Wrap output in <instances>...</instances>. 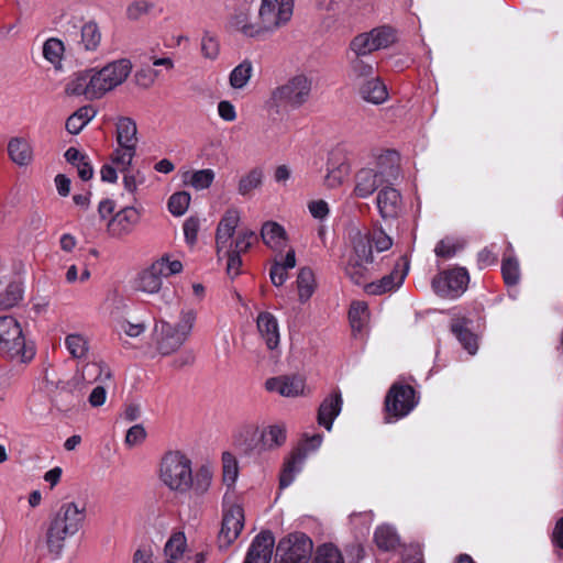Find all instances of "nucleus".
I'll return each instance as SVG.
<instances>
[{
    "label": "nucleus",
    "instance_id": "nucleus-1",
    "mask_svg": "<svg viewBox=\"0 0 563 563\" xmlns=\"http://www.w3.org/2000/svg\"><path fill=\"white\" fill-rule=\"evenodd\" d=\"M159 479L172 492L200 498L208 494L213 482L210 466L201 465L192 472V461L181 451H168L159 463Z\"/></svg>",
    "mask_w": 563,
    "mask_h": 563
},
{
    "label": "nucleus",
    "instance_id": "nucleus-2",
    "mask_svg": "<svg viewBox=\"0 0 563 563\" xmlns=\"http://www.w3.org/2000/svg\"><path fill=\"white\" fill-rule=\"evenodd\" d=\"M240 221L241 211L236 208H230L220 219L216 230L218 260H227V274L231 278H235L240 274L241 255L247 252L254 241L257 240L256 233L250 229L239 231L234 238Z\"/></svg>",
    "mask_w": 563,
    "mask_h": 563
},
{
    "label": "nucleus",
    "instance_id": "nucleus-3",
    "mask_svg": "<svg viewBox=\"0 0 563 563\" xmlns=\"http://www.w3.org/2000/svg\"><path fill=\"white\" fill-rule=\"evenodd\" d=\"M86 507L75 501L63 503L52 516L45 533L49 553L59 556L67 538L75 536L86 520Z\"/></svg>",
    "mask_w": 563,
    "mask_h": 563
},
{
    "label": "nucleus",
    "instance_id": "nucleus-4",
    "mask_svg": "<svg viewBox=\"0 0 563 563\" xmlns=\"http://www.w3.org/2000/svg\"><path fill=\"white\" fill-rule=\"evenodd\" d=\"M352 252L345 265V273L350 279L361 285L367 277L368 266L373 263L372 246L377 252L387 251L393 240L383 230H375L372 235L357 232L352 239Z\"/></svg>",
    "mask_w": 563,
    "mask_h": 563
},
{
    "label": "nucleus",
    "instance_id": "nucleus-5",
    "mask_svg": "<svg viewBox=\"0 0 563 563\" xmlns=\"http://www.w3.org/2000/svg\"><path fill=\"white\" fill-rule=\"evenodd\" d=\"M311 80L305 75H297L276 87L266 101L271 117H283L305 104L311 92Z\"/></svg>",
    "mask_w": 563,
    "mask_h": 563
},
{
    "label": "nucleus",
    "instance_id": "nucleus-6",
    "mask_svg": "<svg viewBox=\"0 0 563 563\" xmlns=\"http://www.w3.org/2000/svg\"><path fill=\"white\" fill-rule=\"evenodd\" d=\"M0 353L20 362H30L35 355L32 342H27L20 322L13 316L0 317Z\"/></svg>",
    "mask_w": 563,
    "mask_h": 563
},
{
    "label": "nucleus",
    "instance_id": "nucleus-7",
    "mask_svg": "<svg viewBox=\"0 0 563 563\" xmlns=\"http://www.w3.org/2000/svg\"><path fill=\"white\" fill-rule=\"evenodd\" d=\"M132 63L128 58H120L108 63L101 68L87 69L88 82L93 100L103 98L107 93L121 86L130 76Z\"/></svg>",
    "mask_w": 563,
    "mask_h": 563
},
{
    "label": "nucleus",
    "instance_id": "nucleus-8",
    "mask_svg": "<svg viewBox=\"0 0 563 563\" xmlns=\"http://www.w3.org/2000/svg\"><path fill=\"white\" fill-rule=\"evenodd\" d=\"M118 147L112 154V163L120 172H125L131 166L136 153L137 128L134 120L121 117L115 123Z\"/></svg>",
    "mask_w": 563,
    "mask_h": 563
},
{
    "label": "nucleus",
    "instance_id": "nucleus-9",
    "mask_svg": "<svg viewBox=\"0 0 563 563\" xmlns=\"http://www.w3.org/2000/svg\"><path fill=\"white\" fill-rule=\"evenodd\" d=\"M181 271L180 261H172L168 255H164L140 273L136 288L150 295L157 294L162 288L163 278L179 274Z\"/></svg>",
    "mask_w": 563,
    "mask_h": 563
},
{
    "label": "nucleus",
    "instance_id": "nucleus-10",
    "mask_svg": "<svg viewBox=\"0 0 563 563\" xmlns=\"http://www.w3.org/2000/svg\"><path fill=\"white\" fill-rule=\"evenodd\" d=\"M294 12V0H262L258 22L263 36L288 23Z\"/></svg>",
    "mask_w": 563,
    "mask_h": 563
},
{
    "label": "nucleus",
    "instance_id": "nucleus-11",
    "mask_svg": "<svg viewBox=\"0 0 563 563\" xmlns=\"http://www.w3.org/2000/svg\"><path fill=\"white\" fill-rule=\"evenodd\" d=\"M468 273L463 267H456L437 275L432 280L433 290L443 298L455 299L467 288Z\"/></svg>",
    "mask_w": 563,
    "mask_h": 563
},
{
    "label": "nucleus",
    "instance_id": "nucleus-12",
    "mask_svg": "<svg viewBox=\"0 0 563 563\" xmlns=\"http://www.w3.org/2000/svg\"><path fill=\"white\" fill-rule=\"evenodd\" d=\"M312 548V541L306 534L294 533L279 542L277 552L285 563H308Z\"/></svg>",
    "mask_w": 563,
    "mask_h": 563
},
{
    "label": "nucleus",
    "instance_id": "nucleus-13",
    "mask_svg": "<svg viewBox=\"0 0 563 563\" xmlns=\"http://www.w3.org/2000/svg\"><path fill=\"white\" fill-rule=\"evenodd\" d=\"M416 405L415 389L409 385H394L385 400L388 416L396 419L406 417Z\"/></svg>",
    "mask_w": 563,
    "mask_h": 563
},
{
    "label": "nucleus",
    "instance_id": "nucleus-14",
    "mask_svg": "<svg viewBox=\"0 0 563 563\" xmlns=\"http://www.w3.org/2000/svg\"><path fill=\"white\" fill-rule=\"evenodd\" d=\"M244 527V511L238 504L224 505L221 530L219 533L220 548L229 547L238 539Z\"/></svg>",
    "mask_w": 563,
    "mask_h": 563
},
{
    "label": "nucleus",
    "instance_id": "nucleus-15",
    "mask_svg": "<svg viewBox=\"0 0 563 563\" xmlns=\"http://www.w3.org/2000/svg\"><path fill=\"white\" fill-rule=\"evenodd\" d=\"M142 209L128 206L119 210L108 222L107 232L111 238L124 239L140 224Z\"/></svg>",
    "mask_w": 563,
    "mask_h": 563
},
{
    "label": "nucleus",
    "instance_id": "nucleus-16",
    "mask_svg": "<svg viewBox=\"0 0 563 563\" xmlns=\"http://www.w3.org/2000/svg\"><path fill=\"white\" fill-rule=\"evenodd\" d=\"M154 340L159 353L168 355L177 351L187 339L184 334H180L179 329L175 325L162 321L161 323L155 324Z\"/></svg>",
    "mask_w": 563,
    "mask_h": 563
},
{
    "label": "nucleus",
    "instance_id": "nucleus-17",
    "mask_svg": "<svg viewBox=\"0 0 563 563\" xmlns=\"http://www.w3.org/2000/svg\"><path fill=\"white\" fill-rule=\"evenodd\" d=\"M229 27L246 37H262L258 18H254L251 8L242 5L236 8L229 20Z\"/></svg>",
    "mask_w": 563,
    "mask_h": 563
},
{
    "label": "nucleus",
    "instance_id": "nucleus-18",
    "mask_svg": "<svg viewBox=\"0 0 563 563\" xmlns=\"http://www.w3.org/2000/svg\"><path fill=\"white\" fill-rule=\"evenodd\" d=\"M376 206L383 219H397L402 212V197L396 188L384 186L377 194Z\"/></svg>",
    "mask_w": 563,
    "mask_h": 563
},
{
    "label": "nucleus",
    "instance_id": "nucleus-19",
    "mask_svg": "<svg viewBox=\"0 0 563 563\" xmlns=\"http://www.w3.org/2000/svg\"><path fill=\"white\" fill-rule=\"evenodd\" d=\"M256 327L262 341L269 351H278L280 332L277 318L267 311L260 312L256 318Z\"/></svg>",
    "mask_w": 563,
    "mask_h": 563
},
{
    "label": "nucleus",
    "instance_id": "nucleus-20",
    "mask_svg": "<svg viewBox=\"0 0 563 563\" xmlns=\"http://www.w3.org/2000/svg\"><path fill=\"white\" fill-rule=\"evenodd\" d=\"M275 539L272 532L262 531L252 541L244 563H269Z\"/></svg>",
    "mask_w": 563,
    "mask_h": 563
},
{
    "label": "nucleus",
    "instance_id": "nucleus-21",
    "mask_svg": "<svg viewBox=\"0 0 563 563\" xmlns=\"http://www.w3.org/2000/svg\"><path fill=\"white\" fill-rule=\"evenodd\" d=\"M265 388L283 397H298L303 394L305 380L300 376H277L265 382Z\"/></svg>",
    "mask_w": 563,
    "mask_h": 563
},
{
    "label": "nucleus",
    "instance_id": "nucleus-22",
    "mask_svg": "<svg viewBox=\"0 0 563 563\" xmlns=\"http://www.w3.org/2000/svg\"><path fill=\"white\" fill-rule=\"evenodd\" d=\"M234 444L245 454L262 452L261 430L255 424H246L234 434Z\"/></svg>",
    "mask_w": 563,
    "mask_h": 563
},
{
    "label": "nucleus",
    "instance_id": "nucleus-23",
    "mask_svg": "<svg viewBox=\"0 0 563 563\" xmlns=\"http://www.w3.org/2000/svg\"><path fill=\"white\" fill-rule=\"evenodd\" d=\"M374 168H362L354 176L353 196L361 199L371 197L380 186Z\"/></svg>",
    "mask_w": 563,
    "mask_h": 563
},
{
    "label": "nucleus",
    "instance_id": "nucleus-24",
    "mask_svg": "<svg viewBox=\"0 0 563 563\" xmlns=\"http://www.w3.org/2000/svg\"><path fill=\"white\" fill-rule=\"evenodd\" d=\"M382 185L396 180L399 176V156L396 152H386L378 156L376 167Z\"/></svg>",
    "mask_w": 563,
    "mask_h": 563
},
{
    "label": "nucleus",
    "instance_id": "nucleus-25",
    "mask_svg": "<svg viewBox=\"0 0 563 563\" xmlns=\"http://www.w3.org/2000/svg\"><path fill=\"white\" fill-rule=\"evenodd\" d=\"M8 155L12 163L20 167L29 166L34 158L31 143L21 136H14L9 140Z\"/></svg>",
    "mask_w": 563,
    "mask_h": 563
},
{
    "label": "nucleus",
    "instance_id": "nucleus-26",
    "mask_svg": "<svg viewBox=\"0 0 563 563\" xmlns=\"http://www.w3.org/2000/svg\"><path fill=\"white\" fill-rule=\"evenodd\" d=\"M342 409V397L340 393H333L328 396L319 407L318 422L328 431L332 429L334 419Z\"/></svg>",
    "mask_w": 563,
    "mask_h": 563
},
{
    "label": "nucleus",
    "instance_id": "nucleus-27",
    "mask_svg": "<svg viewBox=\"0 0 563 563\" xmlns=\"http://www.w3.org/2000/svg\"><path fill=\"white\" fill-rule=\"evenodd\" d=\"M406 275L407 268H395L390 274L384 276L380 280L366 284L364 289L369 295H382L387 291H391L402 285Z\"/></svg>",
    "mask_w": 563,
    "mask_h": 563
},
{
    "label": "nucleus",
    "instance_id": "nucleus-28",
    "mask_svg": "<svg viewBox=\"0 0 563 563\" xmlns=\"http://www.w3.org/2000/svg\"><path fill=\"white\" fill-rule=\"evenodd\" d=\"M187 540L183 532L174 533L164 547V561L167 563H187Z\"/></svg>",
    "mask_w": 563,
    "mask_h": 563
},
{
    "label": "nucleus",
    "instance_id": "nucleus-29",
    "mask_svg": "<svg viewBox=\"0 0 563 563\" xmlns=\"http://www.w3.org/2000/svg\"><path fill=\"white\" fill-rule=\"evenodd\" d=\"M351 167L344 158L328 161V173L324 176V186L330 189L340 187L347 178Z\"/></svg>",
    "mask_w": 563,
    "mask_h": 563
},
{
    "label": "nucleus",
    "instance_id": "nucleus-30",
    "mask_svg": "<svg viewBox=\"0 0 563 563\" xmlns=\"http://www.w3.org/2000/svg\"><path fill=\"white\" fill-rule=\"evenodd\" d=\"M360 93L364 100L374 104H380L388 99L387 87L378 77L365 80L360 87Z\"/></svg>",
    "mask_w": 563,
    "mask_h": 563
},
{
    "label": "nucleus",
    "instance_id": "nucleus-31",
    "mask_svg": "<svg viewBox=\"0 0 563 563\" xmlns=\"http://www.w3.org/2000/svg\"><path fill=\"white\" fill-rule=\"evenodd\" d=\"M64 92L68 97H85L86 100L92 101V92L88 82L87 69L77 71L67 80Z\"/></svg>",
    "mask_w": 563,
    "mask_h": 563
},
{
    "label": "nucleus",
    "instance_id": "nucleus-32",
    "mask_svg": "<svg viewBox=\"0 0 563 563\" xmlns=\"http://www.w3.org/2000/svg\"><path fill=\"white\" fill-rule=\"evenodd\" d=\"M296 266V255L294 250H289L282 260H275L269 272L272 283L280 287L288 279V271Z\"/></svg>",
    "mask_w": 563,
    "mask_h": 563
},
{
    "label": "nucleus",
    "instance_id": "nucleus-33",
    "mask_svg": "<svg viewBox=\"0 0 563 563\" xmlns=\"http://www.w3.org/2000/svg\"><path fill=\"white\" fill-rule=\"evenodd\" d=\"M261 238L272 250H282L287 240L284 228L274 221H267L262 225Z\"/></svg>",
    "mask_w": 563,
    "mask_h": 563
},
{
    "label": "nucleus",
    "instance_id": "nucleus-34",
    "mask_svg": "<svg viewBox=\"0 0 563 563\" xmlns=\"http://www.w3.org/2000/svg\"><path fill=\"white\" fill-rule=\"evenodd\" d=\"M262 452L282 446L286 441V427L282 423L272 424L261 430Z\"/></svg>",
    "mask_w": 563,
    "mask_h": 563
},
{
    "label": "nucleus",
    "instance_id": "nucleus-35",
    "mask_svg": "<svg viewBox=\"0 0 563 563\" xmlns=\"http://www.w3.org/2000/svg\"><path fill=\"white\" fill-rule=\"evenodd\" d=\"M97 114L92 106H84L66 120L65 128L70 134H78Z\"/></svg>",
    "mask_w": 563,
    "mask_h": 563
},
{
    "label": "nucleus",
    "instance_id": "nucleus-36",
    "mask_svg": "<svg viewBox=\"0 0 563 563\" xmlns=\"http://www.w3.org/2000/svg\"><path fill=\"white\" fill-rule=\"evenodd\" d=\"M467 320L455 319L452 321L451 329L461 342L463 347L471 354L474 355L477 351V338L467 328Z\"/></svg>",
    "mask_w": 563,
    "mask_h": 563
},
{
    "label": "nucleus",
    "instance_id": "nucleus-37",
    "mask_svg": "<svg viewBox=\"0 0 563 563\" xmlns=\"http://www.w3.org/2000/svg\"><path fill=\"white\" fill-rule=\"evenodd\" d=\"M216 177L212 169L187 170L183 174V181L196 190H203L211 186Z\"/></svg>",
    "mask_w": 563,
    "mask_h": 563
},
{
    "label": "nucleus",
    "instance_id": "nucleus-38",
    "mask_svg": "<svg viewBox=\"0 0 563 563\" xmlns=\"http://www.w3.org/2000/svg\"><path fill=\"white\" fill-rule=\"evenodd\" d=\"M316 278L309 267H302L297 277V289L300 302L308 301L316 290Z\"/></svg>",
    "mask_w": 563,
    "mask_h": 563
},
{
    "label": "nucleus",
    "instance_id": "nucleus-39",
    "mask_svg": "<svg viewBox=\"0 0 563 563\" xmlns=\"http://www.w3.org/2000/svg\"><path fill=\"white\" fill-rule=\"evenodd\" d=\"M101 42V32L97 23L88 22L80 29L79 44L89 52H95Z\"/></svg>",
    "mask_w": 563,
    "mask_h": 563
},
{
    "label": "nucleus",
    "instance_id": "nucleus-40",
    "mask_svg": "<svg viewBox=\"0 0 563 563\" xmlns=\"http://www.w3.org/2000/svg\"><path fill=\"white\" fill-rule=\"evenodd\" d=\"M253 75V65L250 60H243L235 66L229 76L230 86L233 89H243L249 84Z\"/></svg>",
    "mask_w": 563,
    "mask_h": 563
},
{
    "label": "nucleus",
    "instance_id": "nucleus-41",
    "mask_svg": "<svg viewBox=\"0 0 563 563\" xmlns=\"http://www.w3.org/2000/svg\"><path fill=\"white\" fill-rule=\"evenodd\" d=\"M263 170L261 168H253L247 174L243 175L238 185V192L241 196H247L254 189L262 186L263 183Z\"/></svg>",
    "mask_w": 563,
    "mask_h": 563
},
{
    "label": "nucleus",
    "instance_id": "nucleus-42",
    "mask_svg": "<svg viewBox=\"0 0 563 563\" xmlns=\"http://www.w3.org/2000/svg\"><path fill=\"white\" fill-rule=\"evenodd\" d=\"M377 547L382 550L389 551L398 544V536L389 526H380L374 534Z\"/></svg>",
    "mask_w": 563,
    "mask_h": 563
},
{
    "label": "nucleus",
    "instance_id": "nucleus-43",
    "mask_svg": "<svg viewBox=\"0 0 563 563\" xmlns=\"http://www.w3.org/2000/svg\"><path fill=\"white\" fill-rule=\"evenodd\" d=\"M349 319L353 331H362L368 320L367 305L362 301L353 302L349 311Z\"/></svg>",
    "mask_w": 563,
    "mask_h": 563
},
{
    "label": "nucleus",
    "instance_id": "nucleus-44",
    "mask_svg": "<svg viewBox=\"0 0 563 563\" xmlns=\"http://www.w3.org/2000/svg\"><path fill=\"white\" fill-rule=\"evenodd\" d=\"M23 286L20 283H11L0 295V307L11 309L15 307L23 298Z\"/></svg>",
    "mask_w": 563,
    "mask_h": 563
},
{
    "label": "nucleus",
    "instance_id": "nucleus-45",
    "mask_svg": "<svg viewBox=\"0 0 563 563\" xmlns=\"http://www.w3.org/2000/svg\"><path fill=\"white\" fill-rule=\"evenodd\" d=\"M239 475V464L235 456L230 452L222 454V476L228 487L235 484Z\"/></svg>",
    "mask_w": 563,
    "mask_h": 563
},
{
    "label": "nucleus",
    "instance_id": "nucleus-46",
    "mask_svg": "<svg viewBox=\"0 0 563 563\" xmlns=\"http://www.w3.org/2000/svg\"><path fill=\"white\" fill-rule=\"evenodd\" d=\"M301 464L302 457L300 455H295L285 463L279 476L280 488H286L294 482L296 474L301 470Z\"/></svg>",
    "mask_w": 563,
    "mask_h": 563
},
{
    "label": "nucleus",
    "instance_id": "nucleus-47",
    "mask_svg": "<svg viewBox=\"0 0 563 563\" xmlns=\"http://www.w3.org/2000/svg\"><path fill=\"white\" fill-rule=\"evenodd\" d=\"M374 42L375 40L371 37L368 32L362 33L352 40L350 48L356 55V57L366 56L375 51H378Z\"/></svg>",
    "mask_w": 563,
    "mask_h": 563
},
{
    "label": "nucleus",
    "instance_id": "nucleus-48",
    "mask_svg": "<svg viewBox=\"0 0 563 563\" xmlns=\"http://www.w3.org/2000/svg\"><path fill=\"white\" fill-rule=\"evenodd\" d=\"M65 345L70 353V355L75 358H82L88 353V341L81 334H69L65 339Z\"/></svg>",
    "mask_w": 563,
    "mask_h": 563
},
{
    "label": "nucleus",
    "instance_id": "nucleus-49",
    "mask_svg": "<svg viewBox=\"0 0 563 563\" xmlns=\"http://www.w3.org/2000/svg\"><path fill=\"white\" fill-rule=\"evenodd\" d=\"M313 563H344L341 551L331 543L318 548Z\"/></svg>",
    "mask_w": 563,
    "mask_h": 563
},
{
    "label": "nucleus",
    "instance_id": "nucleus-50",
    "mask_svg": "<svg viewBox=\"0 0 563 563\" xmlns=\"http://www.w3.org/2000/svg\"><path fill=\"white\" fill-rule=\"evenodd\" d=\"M103 366L100 363H88L81 372L74 378L75 387H78L80 383H93L99 379L103 373Z\"/></svg>",
    "mask_w": 563,
    "mask_h": 563
},
{
    "label": "nucleus",
    "instance_id": "nucleus-51",
    "mask_svg": "<svg viewBox=\"0 0 563 563\" xmlns=\"http://www.w3.org/2000/svg\"><path fill=\"white\" fill-rule=\"evenodd\" d=\"M372 38L375 40L374 44L377 49H383L390 46L396 41L395 32L391 27L380 26L373 29L368 32Z\"/></svg>",
    "mask_w": 563,
    "mask_h": 563
},
{
    "label": "nucleus",
    "instance_id": "nucleus-52",
    "mask_svg": "<svg viewBox=\"0 0 563 563\" xmlns=\"http://www.w3.org/2000/svg\"><path fill=\"white\" fill-rule=\"evenodd\" d=\"M191 197L186 191H179L172 195L168 200V209L172 214L180 217L185 214L190 205Z\"/></svg>",
    "mask_w": 563,
    "mask_h": 563
},
{
    "label": "nucleus",
    "instance_id": "nucleus-53",
    "mask_svg": "<svg viewBox=\"0 0 563 563\" xmlns=\"http://www.w3.org/2000/svg\"><path fill=\"white\" fill-rule=\"evenodd\" d=\"M64 52V44L60 40L52 37L43 45V55L52 64H58Z\"/></svg>",
    "mask_w": 563,
    "mask_h": 563
},
{
    "label": "nucleus",
    "instance_id": "nucleus-54",
    "mask_svg": "<svg viewBox=\"0 0 563 563\" xmlns=\"http://www.w3.org/2000/svg\"><path fill=\"white\" fill-rule=\"evenodd\" d=\"M501 272L505 283L508 286L517 285L520 278L519 263L516 258L509 257L504 260Z\"/></svg>",
    "mask_w": 563,
    "mask_h": 563
},
{
    "label": "nucleus",
    "instance_id": "nucleus-55",
    "mask_svg": "<svg viewBox=\"0 0 563 563\" xmlns=\"http://www.w3.org/2000/svg\"><path fill=\"white\" fill-rule=\"evenodd\" d=\"M159 76V71L150 66L141 67L134 75L135 82L142 88H150Z\"/></svg>",
    "mask_w": 563,
    "mask_h": 563
},
{
    "label": "nucleus",
    "instance_id": "nucleus-56",
    "mask_svg": "<svg viewBox=\"0 0 563 563\" xmlns=\"http://www.w3.org/2000/svg\"><path fill=\"white\" fill-rule=\"evenodd\" d=\"M154 8V3L147 0L133 1L126 9V15L130 20H139L141 16L148 14Z\"/></svg>",
    "mask_w": 563,
    "mask_h": 563
},
{
    "label": "nucleus",
    "instance_id": "nucleus-57",
    "mask_svg": "<svg viewBox=\"0 0 563 563\" xmlns=\"http://www.w3.org/2000/svg\"><path fill=\"white\" fill-rule=\"evenodd\" d=\"M146 435L147 433L142 424H134L128 430L124 443L128 448L137 446L145 441Z\"/></svg>",
    "mask_w": 563,
    "mask_h": 563
},
{
    "label": "nucleus",
    "instance_id": "nucleus-58",
    "mask_svg": "<svg viewBox=\"0 0 563 563\" xmlns=\"http://www.w3.org/2000/svg\"><path fill=\"white\" fill-rule=\"evenodd\" d=\"M459 247L453 239L445 238L435 245L434 253L439 257L450 258L456 254Z\"/></svg>",
    "mask_w": 563,
    "mask_h": 563
},
{
    "label": "nucleus",
    "instance_id": "nucleus-59",
    "mask_svg": "<svg viewBox=\"0 0 563 563\" xmlns=\"http://www.w3.org/2000/svg\"><path fill=\"white\" fill-rule=\"evenodd\" d=\"M220 47L218 41L209 35H203L201 40V53L202 55L211 60H214L219 56Z\"/></svg>",
    "mask_w": 563,
    "mask_h": 563
},
{
    "label": "nucleus",
    "instance_id": "nucleus-60",
    "mask_svg": "<svg viewBox=\"0 0 563 563\" xmlns=\"http://www.w3.org/2000/svg\"><path fill=\"white\" fill-rule=\"evenodd\" d=\"M195 321L196 312L194 310H186L181 312L180 320L175 327L179 329L180 334H184V336L187 339L192 330Z\"/></svg>",
    "mask_w": 563,
    "mask_h": 563
},
{
    "label": "nucleus",
    "instance_id": "nucleus-61",
    "mask_svg": "<svg viewBox=\"0 0 563 563\" xmlns=\"http://www.w3.org/2000/svg\"><path fill=\"white\" fill-rule=\"evenodd\" d=\"M352 70L357 78H364L367 80L372 77H375L374 66L372 64L365 63L363 59H361V57H357L352 62Z\"/></svg>",
    "mask_w": 563,
    "mask_h": 563
},
{
    "label": "nucleus",
    "instance_id": "nucleus-62",
    "mask_svg": "<svg viewBox=\"0 0 563 563\" xmlns=\"http://www.w3.org/2000/svg\"><path fill=\"white\" fill-rule=\"evenodd\" d=\"M218 114L225 122H233L238 117L234 104L229 100H222L218 103Z\"/></svg>",
    "mask_w": 563,
    "mask_h": 563
},
{
    "label": "nucleus",
    "instance_id": "nucleus-63",
    "mask_svg": "<svg viewBox=\"0 0 563 563\" xmlns=\"http://www.w3.org/2000/svg\"><path fill=\"white\" fill-rule=\"evenodd\" d=\"M199 231V220L196 218H188L184 222V234L187 243L194 244L197 241Z\"/></svg>",
    "mask_w": 563,
    "mask_h": 563
},
{
    "label": "nucleus",
    "instance_id": "nucleus-64",
    "mask_svg": "<svg viewBox=\"0 0 563 563\" xmlns=\"http://www.w3.org/2000/svg\"><path fill=\"white\" fill-rule=\"evenodd\" d=\"M347 563H358L364 556V549L360 543H352L345 548Z\"/></svg>",
    "mask_w": 563,
    "mask_h": 563
}]
</instances>
